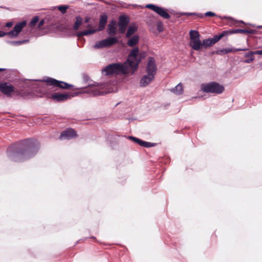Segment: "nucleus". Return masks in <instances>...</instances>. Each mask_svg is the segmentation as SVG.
Here are the masks:
<instances>
[{
    "label": "nucleus",
    "instance_id": "33",
    "mask_svg": "<svg viewBox=\"0 0 262 262\" xmlns=\"http://www.w3.org/2000/svg\"><path fill=\"white\" fill-rule=\"evenodd\" d=\"M68 8V6H60L58 7V10L62 13H65L67 9Z\"/></svg>",
    "mask_w": 262,
    "mask_h": 262
},
{
    "label": "nucleus",
    "instance_id": "38",
    "mask_svg": "<svg viewBox=\"0 0 262 262\" xmlns=\"http://www.w3.org/2000/svg\"><path fill=\"white\" fill-rule=\"evenodd\" d=\"M77 36L80 38L83 36H84V35L83 34V31H80L77 33Z\"/></svg>",
    "mask_w": 262,
    "mask_h": 262
},
{
    "label": "nucleus",
    "instance_id": "31",
    "mask_svg": "<svg viewBox=\"0 0 262 262\" xmlns=\"http://www.w3.org/2000/svg\"><path fill=\"white\" fill-rule=\"evenodd\" d=\"M28 41V40H21V41H12V42H11V43L13 45H14V46H19V45H20L23 44L24 43H26V42H27Z\"/></svg>",
    "mask_w": 262,
    "mask_h": 262
},
{
    "label": "nucleus",
    "instance_id": "34",
    "mask_svg": "<svg viewBox=\"0 0 262 262\" xmlns=\"http://www.w3.org/2000/svg\"><path fill=\"white\" fill-rule=\"evenodd\" d=\"M185 15H197L198 17H200V18H203L204 17V15L203 14H195V13H185Z\"/></svg>",
    "mask_w": 262,
    "mask_h": 262
},
{
    "label": "nucleus",
    "instance_id": "39",
    "mask_svg": "<svg viewBox=\"0 0 262 262\" xmlns=\"http://www.w3.org/2000/svg\"><path fill=\"white\" fill-rule=\"evenodd\" d=\"M255 54L262 55V50L255 51Z\"/></svg>",
    "mask_w": 262,
    "mask_h": 262
},
{
    "label": "nucleus",
    "instance_id": "6",
    "mask_svg": "<svg viewBox=\"0 0 262 262\" xmlns=\"http://www.w3.org/2000/svg\"><path fill=\"white\" fill-rule=\"evenodd\" d=\"M190 36V46L194 50L199 51L202 48V42L200 40L198 31L195 30H190L189 32Z\"/></svg>",
    "mask_w": 262,
    "mask_h": 262
},
{
    "label": "nucleus",
    "instance_id": "5",
    "mask_svg": "<svg viewBox=\"0 0 262 262\" xmlns=\"http://www.w3.org/2000/svg\"><path fill=\"white\" fill-rule=\"evenodd\" d=\"M224 89L223 85L216 82H210L201 85V90L207 93L220 94L224 92Z\"/></svg>",
    "mask_w": 262,
    "mask_h": 262
},
{
    "label": "nucleus",
    "instance_id": "29",
    "mask_svg": "<svg viewBox=\"0 0 262 262\" xmlns=\"http://www.w3.org/2000/svg\"><path fill=\"white\" fill-rule=\"evenodd\" d=\"M127 26L118 24V31L120 33L123 34L125 32Z\"/></svg>",
    "mask_w": 262,
    "mask_h": 262
},
{
    "label": "nucleus",
    "instance_id": "30",
    "mask_svg": "<svg viewBox=\"0 0 262 262\" xmlns=\"http://www.w3.org/2000/svg\"><path fill=\"white\" fill-rule=\"evenodd\" d=\"M157 28L159 32H161L163 31V24L161 21H157Z\"/></svg>",
    "mask_w": 262,
    "mask_h": 262
},
{
    "label": "nucleus",
    "instance_id": "17",
    "mask_svg": "<svg viewBox=\"0 0 262 262\" xmlns=\"http://www.w3.org/2000/svg\"><path fill=\"white\" fill-rule=\"evenodd\" d=\"M228 34H232L233 33H243V34H249L252 33V30L248 29H232L227 31Z\"/></svg>",
    "mask_w": 262,
    "mask_h": 262
},
{
    "label": "nucleus",
    "instance_id": "10",
    "mask_svg": "<svg viewBox=\"0 0 262 262\" xmlns=\"http://www.w3.org/2000/svg\"><path fill=\"white\" fill-rule=\"evenodd\" d=\"M73 97V95L69 93L60 94L55 93L52 95L51 98L55 102H63Z\"/></svg>",
    "mask_w": 262,
    "mask_h": 262
},
{
    "label": "nucleus",
    "instance_id": "36",
    "mask_svg": "<svg viewBox=\"0 0 262 262\" xmlns=\"http://www.w3.org/2000/svg\"><path fill=\"white\" fill-rule=\"evenodd\" d=\"M45 20L43 19H41L38 24L37 28L38 29H40L41 27L44 25Z\"/></svg>",
    "mask_w": 262,
    "mask_h": 262
},
{
    "label": "nucleus",
    "instance_id": "14",
    "mask_svg": "<svg viewBox=\"0 0 262 262\" xmlns=\"http://www.w3.org/2000/svg\"><path fill=\"white\" fill-rule=\"evenodd\" d=\"M117 22L115 20H112L108 25L107 33L110 35H115L117 33Z\"/></svg>",
    "mask_w": 262,
    "mask_h": 262
},
{
    "label": "nucleus",
    "instance_id": "22",
    "mask_svg": "<svg viewBox=\"0 0 262 262\" xmlns=\"http://www.w3.org/2000/svg\"><path fill=\"white\" fill-rule=\"evenodd\" d=\"M228 35L227 31L222 32L220 35H215L212 38H211L213 45L217 42L220 39L225 36Z\"/></svg>",
    "mask_w": 262,
    "mask_h": 262
},
{
    "label": "nucleus",
    "instance_id": "15",
    "mask_svg": "<svg viewBox=\"0 0 262 262\" xmlns=\"http://www.w3.org/2000/svg\"><path fill=\"white\" fill-rule=\"evenodd\" d=\"M246 50H247L246 49H231V48H226V49L217 50L216 52V54H219V55H224V54H227L228 53L234 52L235 51H246Z\"/></svg>",
    "mask_w": 262,
    "mask_h": 262
},
{
    "label": "nucleus",
    "instance_id": "32",
    "mask_svg": "<svg viewBox=\"0 0 262 262\" xmlns=\"http://www.w3.org/2000/svg\"><path fill=\"white\" fill-rule=\"evenodd\" d=\"M96 32V30H88L83 31V34L84 35V36L91 35L92 34H94Z\"/></svg>",
    "mask_w": 262,
    "mask_h": 262
},
{
    "label": "nucleus",
    "instance_id": "16",
    "mask_svg": "<svg viewBox=\"0 0 262 262\" xmlns=\"http://www.w3.org/2000/svg\"><path fill=\"white\" fill-rule=\"evenodd\" d=\"M107 16L105 14L101 15L98 31H102L104 29L107 23Z\"/></svg>",
    "mask_w": 262,
    "mask_h": 262
},
{
    "label": "nucleus",
    "instance_id": "28",
    "mask_svg": "<svg viewBox=\"0 0 262 262\" xmlns=\"http://www.w3.org/2000/svg\"><path fill=\"white\" fill-rule=\"evenodd\" d=\"M39 21L38 16H35L33 18L32 20L30 23V27L31 28L34 27L37 23Z\"/></svg>",
    "mask_w": 262,
    "mask_h": 262
},
{
    "label": "nucleus",
    "instance_id": "4",
    "mask_svg": "<svg viewBox=\"0 0 262 262\" xmlns=\"http://www.w3.org/2000/svg\"><path fill=\"white\" fill-rule=\"evenodd\" d=\"M40 81L43 82L42 84L43 86V88H45L43 90L45 93L47 92V90L46 89V87L47 86H53L54 87H58L60 89L66 90L70 89L73 86L72 85L67 83L64 81H59L55 79L49 77L41 80Z\"/></svg>",
    "mask_w": 262,
    "mask_h": 262
},
{
    "label": "nucleus",
    "instance_id": "7",
    "mask_svg": "<svg viewBox=\"0 0 262 262\" xmlns=\"http://www.w3.org/2000/svg\"><path fill=\"white\" fill-rule=\"evenodd\" d=\"M27 25L26 21L24 20L19 23H17L13 30L8 32H5L2 31H0V37H3L6 35H8L11 37H16L22 31L23 29L26 27Z\"/></svg>",
    "mask_w": 262,
    "mask_h": 262
},
{
    "label": "nucleus",
    "instance_id": "21",
    "mask_svg": "<svg viewBox=\"0 0 262 262\" xmlns=\"http://www.w3.org/2000/svg\"><path fill=\"white\" fill-rule=\"evenodd\" d=\"M255 54V52L252 51H250L248 53H246L245 54V57L247 58V59L244 61L245 63H250L252 62L254 60V56L253 55Z\"/></svg>",
    "mask_w": 262,
    "mask_h": 262
},
{
    "label": "nucleus",
    "instance_id": "37",
    "mask_svg": "<svg viewBox=\"0 0 262 262\" xmlns=\"http://www.w3.org/2000/svg\"><path fill=\"white\" fill-rule=\"evenodd\" d=\"M13 25V23L12 21L8 22L6 24L5 26L8 28L11 27Z\"/></svg>",
    "mask_w": 262,
    "mask_h": 262
},
{
    "label": "nucleus",
    "instance_id": "42",
    "mask_svg": "<svg viewBox=\"0 0 262 262\" xmlns=\"http://www.w3.org/2000/svg\"><path fill=\"white\" fill-rule=\"evenodd\" d=\"M4 70H5V69H4L0 68V72H1V71H4Z\"/></svg>",
    "mask_w": 262,
    "mask_h": 262
},
{
    "label": "nucleus",
    "instance_id": "11",
    "mask_svg": "<svg viewBox=\"0 0 262 262\" xmlns=\"http://www.w3.org/2000/svg\"><path fill=\"white\" fill-rule=\"evenodd\" d=\"M14 90L15 88L12 85L9 84L6 82H0V91L7 96H10L11 93L14 92Z\"/></svg>",
    "mask_w": 262,
    "mask_h": 262
},
{
    "label": "nucleus",
    "instance_id": "9",
    "mask_svg": "<svg viewBox=\"0 0 262 262\" xmlns=\"http://www.w3.org/2000/svg\"><path fill=\"white\" fill-rule=\"evenodd\" d=\"M83 92L95 96L103 95L105 93V92L100 90V87L95 84H90L89 86L85 87Z\"/></svg>",
    "mask_w": 262,
    "mask_h": 262
},
{
    "label": "nucleus",
    "instance_id": "18",
    "mask_svg": "<svg viewBox=\"0 0 262 262\" xmlns=\"http://www.w3.org/2000/svg\"><path fill=\"white\" fill-rule=\"evenodd\" d=\"M106 47H111L118 42V39L116 37H109L103 39Z\"/></svg>",
    "mask_w": 262,
    "mask_h": 262
},
{
    "label": "nucleus",
    "instance_id": "19",
    "mask_svg": "<svg viewBox=\"0 0 262 262\" xmlns=\"http://www.w3.org/2000/svg\"><path fill=\"white\" fill-rule=\"evenodd\" d=\"M138 30V27L135 25H130L127 31L126 37L127 38L130 37L133 35Z\"/></svg>",
    "mask_w": 262,
    "mask_h": 262
},
{
    "label": "nucleus",
    "instance_id": "3",
    "mask_svg": "<svg viewBox=\"0 0 262 262\" xmlns=\"http://www.w3.org/2000/svg\"><path fill=\"white\" fill-rule=\"evenodd\" d=\"M157 66L154 58L150 57L146 68L147 75L143 76L140 80L141 86L144 87L150 83L155 78L157 72Z\"/></svg>",
    "mask_w": 262,
    "mask_h": 262
},
{
    "label": "nucleus",
    "instance_id": "40",
    "mask_svg": "<svg viewBox=\"0 0 262 262\" xmlns=\"http://www.w3.org/2000/svg\"><path fill=\"white\" fill-rule=\"evenodd\" d=\"M83 78H84V80L85 81H88L89 80V77L87 75H84L83 76Z\"/></svg>",
    "mask_w": 262,
    "mask_h": 262
},
{
    "label": "nucleus",
    "instance_id": "2",
    "mask_svg": "<svg viewBox=\"0 0 262 262\" xmlns=\"http://www.w3.org/2000/svg\"><path fill=\"white\" fill-rule=\"evenodd\" d=\"M38 150L39 144L36 140L29 138L10 146L8 155L14 162H24L32 158Z\"/></svg>",
    "mask_w": 262,
    "mask_h": 262
},
{
    "label": "nucleus",
    "instance_id": "12",
    "mask_svg": "<svg viewBox=\"0 0 262 262\" xmlns=\"http://www.w3.org/2000/svg\"><path fill=\"white\" fill-rule=\"evenodd\" d=\"M77 136L76 132L72 129L69 128L63 131L60 135V139H71L72 138L76 137Z\"/></svg>",
    "mask_w": 262,
    "mask_h": 262
},
{
    "label": "nucleus",
    "instance_id": "23",
    "mask_svg": "<svg viewBox=\"0 0 262 262\" xmlns=\"http://www.w3.org/2000/svg\"><path fill=\"white\" fill-rule=\"evenodd\" d=\"M171 91L177 95L182 94L183 92L182 84L181 83L178 84L174 88L171 90Z\"/></svg>",
    "mask_w": 262,
    "mask_h": 262
},
{
    "label": "nucleus",
    "instance_id": "25",
    "mask_svg": "<svg viewBox=\"0 0 262 262\" xmlns=\"http://www.w3.org/2000/svg\"><path fill=\"white\" fill-rule=\"evenodd\" d=\"M128 23L129 18L128 17L125 15H121L119 17V24L127 26Z\"/></svg>",
    "mask_w": 262,
    "mask_h": 262
},
{
    "label": "nucleus",
    "instance_id": "20",
    "mask_svg": "<svg viewBox=\"0 0 262 262\" xmlns=\"http://www.w3.org/2000/svg\"><path fill=\"white\" fill-rule=\"evenodd\" d=\"M139 40V37L138 35H136L130 38L127 41V45L129 47H133L136 45Z\"/></svg>",
    "mask_w": 262,
    "mask_h": 262
},
{
    "label": "nucleus",
    "instance_id": "41",
    "mask_svg": "<svg viewBox=\"0 0 262 262\" xmlns=\"http://www.w3.org/2000/svg\"><path fill=\"white\" fill-rule=\"evenodd\" d=\"M89 21H90V18H89V17H86V18H85L84 22H85V23H89Z\"/></svg>",
    "mask_w": 262,
    "mask_h": 262
},
{
    "label": "nucleus",
    "instance_id": "13",
    "mask_svg": "<svg viewBox=\"0 0 262 262\" xmlns=\"http://www.w3.org/2000/svg\"><path fill=\"white\" fill-rule=\"evenodd\" d=\"M128 138L142 147H151L155 146L156 145L155 143H152L150 142H146V141H143L139 138H136L134 137H132V136H129Z\"/></svg>",
    "mask_w": 262,
    "mask_h": 262
},
{
    "label": "nucleus",
    "instance_id": "26",
    "mask_svg": "<svg viewBox=\"0 0 262 262\" xmlns=\"http://www.w3.org/2000/svg\"><path fill=\"white\" fill-rule=\"evenodd\" d=\"M202 47H204L205 48L212 46L213 45L211 38L206 39L203 40L202 42Z\"/></svg>",
    "mask_w": 262,
    "mask_h": 262
},
{
    "label": "nucleus",
    "instance_id": "8",
    "mask_svg": "<svg viewBox=\"0 0 262 262\" xmlns=\"http://www.w3.org/2000/svg\"><path fill=\"white\" fill-rule=\"evenodd\" d=\"M145 7L152 10L160 16L163 17L164 19H169L170 18V14L164 8L155 5L154 4H147L146 5Z\"/></svg>",
    "mask_w": 262,
    "mask_h": 262
},
{
    "label": "nucleus",
    "instance_id": "27",
    "mask_svg": "<svg viewBox=\"0 0 262 262\" xmlns=\"http://www.w3.org/2000/svg\"><path fill=\"white\" fill-rule=\"evenodd\" d=\"M105 43L103 39L97 42L95 45L94 46V48L95 49H100L105 48Z\"/></svg>",
    "mask_w": 262,
    "mask_h": 262
},
{
    "label": "nucleus",
    "instance_id": "35",
    "mask_svg": "<svg viewBox=\"0 0 262 262\" xmlns=\"http://www.w3.org/2000/svg\"><path fill=\"white\" fill-rule=\"evenodd\" d=\"M204 15L206 17H213L216 15V14L212 12L209 11L205 13Z\"/></svg>",
    "mask_w": 262,
    "mask_h": 262
},
{
    "label": "nucleus",
    "instance_id": "24",
    "mask_svg": "<svg viewBox=\"0 0 262 262\" xmlns=\"http://www.w3.org/2000/svg\"><path fill=\"white\" fill-rule=\"evenodd\" d=\"M82 19L80 16H77L76 20L74 23L73 29L74 30L77 31L79 29L80 26L82 24Z\"/></svg>",
    "mask_w": 262,
    "mask_h": 262
},
{
    "label": "nucleus",
    "instance_id": "1",
    "mask_svg": "<svg viewBox=\"0 0 262 262\" xmlns=\"http://www.w3.org/2000/svg\"><path fill=\"white\" fill-rule=\"evenodd\" d=\"M146 56L145 52H139L138 47L133 49L128 56L126 62L123 63H116L107 66L102 70L105 75L113 74H133L138 69L141 60Z\"/></svg>",
    "mask_w": 262,
    "mask_h": 262
}]
</instances>
